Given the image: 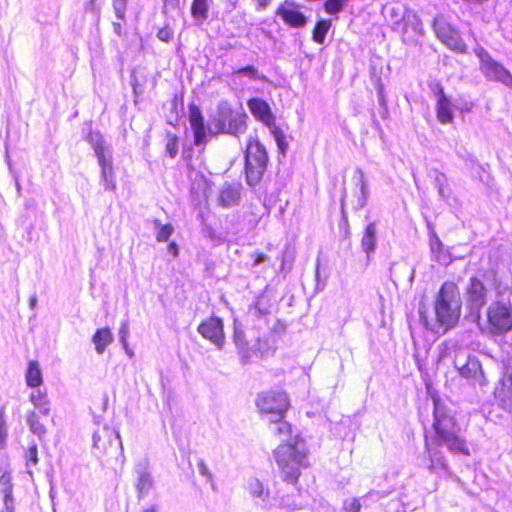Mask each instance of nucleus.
<instances>
[{
    "label": "nucleus",
    "instance_id": "1",
    "mask_svg": "<svg viewBox=\"0 0 512 512\" xmlns=\"http://www.w3.org/2000/svg\"><path fill=\"white\" fill-rule=\"evenodd\" d=\"M256 406L263 419L267 420L274 434L281 437V444L274 450L273 455L281 472L283 481L296 484L301 475V469L309 464L306 442L298 435H292L291 424L283 418L289 407V399L285 392L268 391L259 394Z\"/></svg>",
    "mask_w": 512,
    "mask_h": 512
},
{
    "label": "nucleus",
    "instance_id": "2",
    "mask_svg": "<svg viewBox=\"0 0 512 512\" xmlns=\"http://www.w3.org/2000/svg\"><path fill=\"white\" fill-rule=\"evenodd\" d=\"M433 436L425 435V451L419 457V466L430 474H441L448 470V464L441 447L452 454L470 455V449L455 420V412L445 402L434 399Z\"/></svg>",
    "mask_w": 512,
    "mask_h": 512
},
{
    "label": "nucleus",
    "instance_id": "3",
    "mask_svg": "<svg viewBox=\"0 0 512 512\" xmlns=\"http://www.w3.org/2000/svg\"><path fill=\"white\" fill-rule=\"evenodd\" d=\"M461 309L462 301L458 286L452 281H446L435 297V318L430 319L427 313L419 308V319L427 330L442 335L457 325Z\"/></svg>",
    "mask_w": 512,
    "mask_h": 512
},
{
    "label": "nucleus",
    "instance_id": "4",
    "mask_svg": "<svg viewBox=\"0 0 512 512\" xmlns=\"http://www.w3.org/2000/svg\"><path fill=\"white\" fill-rule=\"evenodd\" d=\"M497 300L487 309L488 329L492 335H503L512 329L511 291L507 286L494 282Z\"/></svg>",
    "mask_w": 512,
    "mask_h": 512
},
{
    "label": "nucleus",
    "instance_id": "5",
    "mask_svg": "<svg viewBox=\"0 0 512 512\" xmlns=\"http://www.w3.org/2000/svg\"><path fill=\"white\" fill-rule=\"evenodd\" d=\"M244 159L246 183L254 187L262 180L269 160L265 147L257 138H249Z\"/></svg>",
    "mask_w": 512,
    "mask_h": 512
},
{
    "label": "nucleus",
    "instance_id": "6",
    "mask_svg": "<svg viewBox=\"0 0 512 512\" xmlns=\"http://www.w3.org/2000/svg\"><path fill=\"white\" fill-rule=\"evenodd\" d=\"M86 140L92 146L101 170V183L105 190L116 189L111 147L99 132H90Z\"/></svg>",
    "mask_w": 512,
    "mask_h": 512
},
{
    "label": "nucleus",
    "instance_id": "7",
    "mask_svg": "<svg viewBox=\"0 0 512 512\" xmlns=\"http://www.w3.org/2000/svg\"><path fill=\"white\" fill-rule=\"evenodd\" d=\"M474 53L479 58L480 70L488 81L500 82L512 89V75L503 65L494 60L482 46L475 47Z\"/></svg>",
    "mask_w": 512,
    "mask_h": 512
},
{
    "label": "nucleus",
    "instance_id": "8",
    "mask_svg": "<svg viewBox=\"0 0 512 512\" xmlns=\"http://www.w3.org/2000/svg\"><path fill=\"white\" fill-rule=\"evenodd\" d=\"M454 367L460 376L469 380L472 385L483 387L487 384L481 363L476 356L458 353L454 358Z\"/></svg>",
    "mask_w": 512,
    "mask_h": 512
},
{
    "label": "nucleus",
    "instance_id": "9",
    "mask_svg": "<svg viewBox=\"0 0 512 512\" xmlns=\"http://www.w3.org/2000/svg\"><path fill=\"white\" fill-rule=\"evenodd\" d=\"M433 30L437 38L449 49L457 53H467V45L463 41L459 31L450 25L443 17H436L434 19Z\"/></svg>",
    "mask_w": 512,
    "mask_h": 512
},
{
    "label": "nucleus",
    "instance_id": "10",
    "mask_svg": "<svg viewBox=\"0 0 512 512\" xmlns=\"http://www.w3.org/2000/svg\"><path fill=\"white\" fill-rule=\"evenodd\" d=\"M488 288L484 280L478 276H472L466 287L465 297L467 306L471 313H475L480 318V311L487 303Z\"/></svg>",
    "mask_w": 512,
    "mask_h": 512
},
{
    "label": "nucleus",
    "instance_id": "11",
    "mask_svg": "<svg viewBox=\"0 0 512 512\" xmlns=\"http://www.w3.org/2000/svg\"><path fill=\"white\" fill-rule=\"evenodd\" d=\"M429 88L436 99V117L441 124L451 123L454 119L453 104L445 94L442 84L438 80L429 82Z\"/></svg>",
    "mask_w": 512,
    "mask_h": 512
},
{
    "label": "nucleus",
    "instance_id": "12",
    "mask_svg": "<svg viewBox=\"0 0 512 512\" xmlns=\"http://www.w3.org/2000/svg\"><path fill=\"white\" fill-rule=\"evenodd\" d=\"M92 449L94 453L104 454L113 444H117V448L123 452V444L118 431L110 428L106 424L97 428L92 435Z\"/></svg>",
    "mask_w": 512,
    "mask_h": 512
},
{
    "label": "nucleus",
    "instance_id": "13",
    "mask_svg": "<svg viewBox=\"0 0 512 512\" xmlns=\"http://www.w3.org/2000/svg\"><path fill=\"white\" fill-rule=\"evenodd\" d=\"M198 333L205 339L211 341L221 350L225 343L223 321L219 317H210L200 323Z\"/></svg>",
    "mask_w": 512,
    "mask_h": 512
},
{
    "label": "nucleus",
    "instance_id": "14",
    "mask_svg": "<svg viewBox=\"0 0 512 512\" xmlns=\"http://www.w3.org/2000/svg\"><path fill=\"white\" fill-rule=\"evenodd\" d=\"M189 122L194 134V144L196 146L205 145L212 132L210 128L206 127L200 108L193 103L189 105Z\"/></svg>",
    "mask_w": 512,
    "mask_h": 512
},
{
    "label": "nucleus",
    "instance_id": "15",
    "mask_svg": "<svg viewBox=\"0 0 512 512\" xmlns=\"http://www.w3.org/2000/svg\"><path fill=\"white\" fill-rule=\"evenodd\" d=\"M276 15L291 28H302L308 22V18L300 11L299 6L288 0L278 7Z\"/></svg>",
    "mask_w": 512,
    "mask_h": 512
},
{
    "label": "nucleus",
    "instance_id": "16",
    "mask_svg": "<svg viewBox=\"0 0 512 512\" xmlns=\"http://www.w3.org/2000/svg\"><path fill=\"white\" fill-rule=\"evenodd\" d=\"M134 473L136 475L135 487L138 493V498H145L154 486V480L149 471L148 464L145 461L139 462L135 465Z\"/></svg>",
    "mask_w": 512,
    "mask_h": 512
},
{
    "label": "nucleus",
    "instance_id": "17",
    "mask_svg": "<svg viewBox=\"0 0 512 512\" xmlns=\"http://www.w3.org/2000/svg\"><path fill=\"white\" fill-rule=\"evenodd\" d=\"M247 106L252 115L266 126L275 120L269 104L260 98H252L247 101Z\"/></svg>",
    "mask_w": 512,
    "mask_h": 512
},
{
    "label": "nucleus",
    "instance_id": "18",
    "mask_svg": "<svg viewBox=\"0 0 512 512\" xmlns=\"http://www.w3.org/2000/svg\"><path fill=\"white\" fill-rule=\"evenodd\" d=\"M495 397L506 410H512V372L504 375L500 385L495 389Z\"/></svg>",
    "mask_w": 512,
    "mask_h": 512
},
{
    "label": "nucleus",
    "instance_id": "19",
    "mask_svg": "<svg viewBox=\"0 0 512 512\" xmlns=\"http://www.w3.org/2000/svg\"><path fill=\"white\" fill-rule=\"evenodd\" d=\"M353 180L357 187H359V194L357 195V203L354 206V209L361 210L363 209L369 198V186L368 181L365 178L364 172L361 168H356L354 171Z\"/></svg>",
    "mask_w": 512,
    "mask_h": 512
},
{
    "label": "nucleus",
    "instance_id": "20",
    "mask_svg": "<svg viewBox=\"0 0 512 512\" xmlns=\"http://www.w3.org/2000/svg\"><path fill=\"white\" fill-rule=\"evenodd\" d=\"M212 0H193L191 4V16L197 25H202L209 17V9Z\"/></svg>",
    "mask_w": 512,
    "mask_h": 512
},
{
    "label": "nucleus",
    "instance_id": "21",
    "mask_svg": "<svg viewBox=\"0 0 512 512\" xmlns=\"http://www.w3.org/2000/svg\"><path fill=\"white\" fill-rule=\"evenodd\" d=\"M240 200L239 188L231 184H225L219 195V202L223 207H230L238 204Z\"/></svg>",
    "mask_w": 512,
    "mask_h": 512
},
{
    "label": "nucleus",
    "instance_id": "22",
    "mask_svg": "<svg viewBox=\"0 0 512 512\" xmlns=\"http://www.w3.org/2000/svg\"><path fill=\"white\" fill-rule=\"evenodd\" d=\"M246 118L247 115L245 113L237 112L231 121L224 126V129L219 130V132L234 136L244 133L246 130Z\"/></svg>",
    "mask_w": 512,
    "mask_h": 512
},
{
    "label": "nucleus",
    "instance_id": "23",
    "mask_svg": "<svg viewBox=\"0 0 512 512\" xmlns=\"http://www.w3.org/2000/svg\"><path fill=\"white\" fill-rule=\"evenodd\" d=\"M376 225L375 223H369L364 231L361 246L363 251L367 254V257H370V254L375 251L377 237H376Z\"/></svg>",
    "mask_w": 512,
    "mask_h": 512
},
{
    "label": "nucleus",
    "instance_id": "24",
    "mask_svg": "<svg viewBox=\"0 0 512 512\" xmlns=\"http://www.w3.org/2000/svg\"><path fill=\"white\" fill-rule=\"evenodd\" d=\"M113 341V335L109 328L98 329L92 337L95 350L98 354H103L106 347Z\"/></svg>",
    "mask_w": 512,
    "mask_h": 512
},
{
    "label": "nucleus",
    "instance_id": "25",
    "mask_svg": "<svg viewBox=\"0 0 512 512\" xmlns=\"http://www.w3.org/2000/svg\"><path fill=\"white\" fill-rule=\"evenodd\" d=\"M403 32L406 33L408 29H411L415 33L422 34L423 25L422 22L417 15V13L413 10H405L403 17Z\"/></svg>",
    "mask_w": 512,
    "mask_h": 512
},
{
    "label": "nucleus",
    "instance_id": "26",
    "mask_svg": "<svg viewBox=\"0 0 512 512\" xmlns=\"http://www.w3.org/2000/svg\"><path fill=\"white\" fill-rule=\"evenodd\" d=\"M233 342L238 349L239 355L247 356V345L250 341L246 339V334L237 321L234 322Z\"/></svg>",
    "mask_w": 512,
    "mask_h": 512
},
{
    "label": "nucleus",
    "instance_id": "27",
    "mask_svg": "<svg viewBox=\"0 0 512 512\" xmlns=\"http://www.w3.org/2000/svg\"><path fill=\"white\" fill-rule=\"evenodd\" d=\"M434 173V187L438 191L439 197L446 201L450 197V188L448 186V180L444 173L439 172L438 170H433Z\"/></svg>",
    "mask_w": 512,
    "mask_h": 512
},
{
    "label": "nucleus",
    "instance_id": "28",
    "mask_svg": "<svg viewBox=\"0 0 512 512\" xmlns=\"http://www.w3.org/2000/svg\"><path fill=\"white\" fill-rule=\"evenodd\" d=\"M237 112L231 108L230 104L226 101L221 102L218 105V118H217V129L223 130L224 126L231 121Z\"/></svg>",
    "mask_w": 512,
    "mask_h": 512
},
{
    "label": "nucleus",
    "instance_id": "29",
    "mask_svg": "<svg viewBox=\"0 0 512 512\" xmlns=\"http://www.w3.org/2000/svg\"><path fill=\"white\" fill-rule=\"evenodd\" d=\"M26 382L30 387H38L42 384V374L37 362H29L26 373Z\"/></svg>",
    "mask_w": 512,
    "mask_h": 512
},
{
    "label": "nucleus",
    "instance_id": "30",
    "mask_svg": "<svg viewBox=\"0 0 512 512\" xmlns=\"http://www.w3.org/2000/svg\"><path fill=\"white\" fill-rule=\"evenodd\" d=\"M249 493L254 498L261 499L264 503L268 502L270 492L269 489H265L262 482L258 479H251L248 485Z\"/></svg>",
    "mask_w": 512,
    "mask_h": 512
},
{
    "label": "nucleus",
    "instance_id": "31",
    "mask_svg": "<svg viewBox=\"0 0 512 512\" xmlns=\"http://www.w3.org/2000/svg\"><path fill=\"white\" fill-rule=\"evenodd\" d=\"M233 77L237 78L239 76L248 77L250 80H259L266 81V77L261 74L258 69L253 65H247L241 68H238L233 71Z\"/></svg>",
    "mask_w": 512,
    "mask_h": 512
},
{
    "label": "nucleus",
    "instance_id": "32",
    "mask_svg": "<svg viewBox=\"0 0 512 512\" xmlns=\"http://www.w3.org/2000/svg\"><path fill=\"white\" fill-rule=\"evenodd\" d=\"M250 312H253L257 317H263L270 313V305L268 299L264 295L256 298L255 302L250 305Z\"/></svg>",
    "mask_w": 512,
    "mask_h": 512
},
{
    "label": "nucleus",
    "instance_id": "33",
    "mask_svg": "<svg viewBox=\"0 0 512 512\" xmlns=\"http://www.w3.org/2000/svg\"><path fill=\"white\" fill-rule=\"evenodd\" d=\"M331 27L330 20H320L316 23L312 38L318 44H323L326 38V35Z\"/></svg>",
    "mask_w": 512,
    "mask_h": 512
},
{
    "label": "nucleus",
    "instance_id": "34",
    "mask_svg": "<svg viewBox=\"0 0 512 512\" xmlns=\"http://www.w3.org/2000/svg\"><path fill=\"white\" fill-rule=\"evenodd\" d=\"M27 423L30 431L42 438L46 434L45 426L39 420V414L35 411L30 412L27 418Z\"/></svg>",
    "mask_w": 512,
    "mask_h": 512
},
{
    "label": "nucleus",
    "instance_id": "35",
    "mask_svg": "<svg viewBox=\"0 0 512 512\" xmlns=\"http://www.w3.org/2000/svg\"><path fill=\"white\" fill-rule=\"evenodd\" d=\"M146 77L140 71L134 70L131 74V86L136 96L144 93Z\"/></svg>",
    "mask_w": 512,
    "mask_h": 512
},
{
    "label": "nucleus",
    "instance_id": "36",
    "mask_svg": "<svg viewBox=\"0 0 512 512\" xmlns=\"http://www.w3.org/2000/svg\"><path fill=\"white\" fill-rule=\"evenodd\" d=\"M154 227H155V229H157V233H156L157 241L158 242L168 241V239L170 238V236L173 232V226L171 224L163 225V224H161L160 220L155 219Z\"/></svg>",
    "mask_w": 512,
    "mask_h": 512
},
{
    "label": "nucleus",
    "instance_id": "37",
    "mask_svg": "<svg viewBox=\"0 0 512 512\" xmlns=\"http://www.w3.org/2000/svg\"><path fill=\"white\" fill-rule=\"evenodd\" d=\"M429 245L431 253L435 256L436 260L441 261L443 255V243L434 231L430 234Z\"/></svg>",
    "mask_w": 512,
    "mask_h": 512
},
{
    "label": "nucleus",
    "instance_id": "38",
    "mask_svg": "<svg viewBox=\"0 0 512 512\" xmlns=\"http://www.w3.org/2000/svg\"><path fill=\"white\" fill-rule=\"evenodd\" d=\"M349 0H326L324 3V9L326 13L330 15L339 14Z\"/></svg>",
    "mask_w": 512,
    "mask_h": 512
},
{
    "label": "nucleus",
    "instance_id": "39",
    "mask_svg": "<svg viewBox=\"0 0 512 512\" xmlns=\"http://www.w3.org/2000/svg\"><path fill=\"white\" fill-rule=\"evenodd\" d=\"M256 345L258 346V353H260L261 358L267 357L273 353L272 345L265 337H257Z\"/></svg>",
    "mask_w": 512,
    "mask_h": 512
},
{
    "label": "nucleus",
    "instance_id": "40",
    "mask_svg": "<svg viewBox=\"0 0 512 512\" xmlns=\"http://www.w3.org/2000/svg\"><path fill=\"white\" fill-rule=\"evenodd\" d=\"M128 0H112L114 13L119 20H125Z\"/></svg>",
    "mask_w": 512,
    "mask_h": 512
},
{
    "label": "nucleus",
    "instance_id": "41",
    "mask_svg": "<svg viewBox=\"0 0 512 512\" xmlns=\"http://www.w3.org/2000/svg\"><path fill=\"white\" fill-rule=\"evenodd\" d=\"M360 499L353 497L344 500L341 512H360L361 510Z\"/></svg>",
    "mask_w": 512,
    "mask_h": 512
},
{
    "label": "nucleus",
    "instance_id": "42",
    "mask_svg": "<svg viewBox=\"0 0 512 512\" xmlns=\"http://www.w3.org/2000/svg\"><path fill=\"white\" fill-rule=\"evenodd\" d=\"M8 436V426L5 418V412L0 409V448H2L6 442Z\"/></svg>",
    "mask_w": 512,
    "mask_h": 512
},
{
    "label": "nucleus",
    "instance_id": "43",
    "mask_svg": "<svg viewBox=\"0 0 512 512\" xmlns=\"http://www.w3.org/2000/svg\"><path fill=\"white\" fill-rule=\"evenodd\" d=\"M38 464V449L36 445H32L26 451V466L29 468Z\"/></svg>",
    "mask_w": 512,
    "mask_h": 512
},
{
    "label": "nucleus",
    "instance_id": "44",
    "mask_svg": "<svg viewBox=\"0 0 512 512\" xmlns=\"http://www.w3.org/2000/svg\"><path fill=\"white\" fill-rule=\"evenodd\" d=\"M197 467H198V471H199L200 475L205 477L206 480L211 483L212 489H215V484H214V481H213V475L210 472V470L208 469L205 461L202 460V459L199 460V462L197 464Z\"/></svg>",
    "mask_w": 512,
    "mask_h": 512
},
{
    "label": "nucleus",
    "instance_id": "45",
    "mask_svg": "<svg viewBox=\"0 0 512 512\" xmlns=\"http://www.w3.org/2000/svg\"><path fill=\"white\" fill-rule=\"evenodd\" d=\"M247 356H240L243 363H248L252 357H260V353H258V346L256 345V339L254 341H250L247 345Z\"/></svg>",
    "mask_w": 512,
    "mask_h": 512
},
{
    "label": "nucleus",
    "instance_id": "46",
    "mask_svg": "<svg viewBox=\"0 0 512 512\" xmlns=\"http://www.w3.org/2000/svg\"><path fill=\"white\" fill-rule=\"evenodd\" d=\"M174 32L169 26H164L157 32V38L162 42H170L173 39Z\"/></svg>",
    "mask_w": 512,
    "mask_h": 512
},
{
    "label": "nucleus",
    "instance_id": "47",
    "mask_svg": "<svg viewBox=\"0 0 512 512\" xmlns=\"http://www.w3.org/2000/svg\"><path fill=\"white\" fill-rule=\"evenodd\" d=\"M166 151L171 158L176 157V155L178 153V139L175 135L171 136L168 139L167 144H166Z\"/></svg>",
    "mask_w": 512,
    "mask_h": 512
},
{
    "label": "nucleus",
    "instance_id": "48",
    "mask_svg": "<svg viewBox=\"0 0 512 512\" xmlns=\"http://www.w3.org/2000/svg\"><path fill=\"white\" fill-rule=\"evenodd\" d=\"M267 127L269 128V131L272 134L275 142H281L283 139H285L284 132L281 130L280 127H278L275 124V120L273 122H271L270 124H268Z\"/></svg>",
    "mask_w": 512,
    "mask_h": 512
},
{
    "label": "nucleus",
    "instance_id": "49",
    "mask_svg": "<svg viewBox=\"0 0 512 512\" xmlns=\"http://www.w3.org/2000/svg\"><path fill=\"white\" fill-rule=\"evenodd\" d=\"M369 73H370L371 82L374 85V87L383 85L380 73L375 65H370Z\"/></svg>",
    "mask_w": 512,
    "mask_h": 512
},
{
    "label": "nucleus",
    "instance_id": "50",
    "mask_svg": "<svg viewBox=\"0 0 512 512\" xmlns=\"http://www.w3.org/2000/svg\"><path fill=\"white\" fill-rule=\"evenodd\" d=\"M378 97V103L380 107L387 112V100L386 95L384 91V85H379L378 87H375Z\"/></svg>",
    "mask_w": 512,
    "mask_h": 512
},
{
    "label": "nucleus",
    "instance_id": "51",
    "mask_svg": "<svg viewBox=\"0 0 512 512\" xmlns=\"http://www.w3.org/2000/svg\"><path fill=\"white\" fill-rule=\"evenodd\" d=\"M128 333H129V330H128V322H124L121 327H120V330H119V337H120V341L121 343L123 344L125 350L128 352V349H127V341H126V338L128 336Z\"/></svg>",
    "mask_w": 512,
    "mask_h": 512
},
{
    "label": "nucleus",
    "instance_id": "52",
    "mask_svg": "<svg viewBox=\"0 0 512 512\" xmlns=\"http://www.w3.org/2000/svg\"><path fill=\"white\" fill-rule=\"evenodd\" d=\"M347 196L346 190H344L342 197L340 199V211H341V221L346 225L348 223V216L346 212V203L345 198Z\"/></svg>",
    "mask_w": 512,
    "mask_h": 512
},
{
    "label": "nucleus",
    "instance_id": "53",
    "mask_svg": "<svg viewBox=\"0 0 512 512\" xmlns=\"http://www.w3.org/2000/svg\"><path fill=\"white\" fill-rule=\"evenodd\" d=\"M35 408L38 410V414H42L44 416H47L50 412V404L48 399L43 402H38L36 405H34Z\"/></svg>",
    "mask_w": 512,
    "mask_h": 512
},
{
    "label": "nucleus",
    "instance_id": "54",
    "mask_svg": "<svg viewBox=\"0 0 512 512\" xmlns=\"http://www.w3.org/2000/svg\"><path fill=\"white\" fill-rule=\"evenodd\" d=\"M31 402L36 405L38 402H43L47 400L45 394H43L40 390L33 391L30 395Z\"/></svg>",
    "mask_w": 512,
    "mask_h": 512
},
{
    "label": "nucleus",
    "instance_id": "55",
    "mask_svg": "<svg viewBox=\"0 0 512 512\" xmlns=\"http://www.w3.org/2000/svg\"><path fill=\"white\" fill-rule=\"evenodd\" d=\"M1 510L15 512V499L14 497L3 499V507Z\"/></svg>",
    "mask_w": 512,
    "mask_h": 512
},
{
    "label": "nucleus",
    "instance_id": "56",
    "mask_svg": "<svg viewBox=\"0 0 512 512\" xmlns=\"http://www.w3.org/2000/svg\"><path fill=\"white\" fill-rule=\"evenodd\" d=\"M13 486L10 472L4 471L0 476V487Z\"/></svg>",
    "mask_w": 512,
    "mask_h": 512
},
{
    "label": "nucleus",
    "instance_id": "57",
    "mask_svg": "<svg viewBox=\"0 0 512 512\" xmlns=\"http://www.w3.org/2000/svg\"><path fill=\"white\" fill-rule=\"evenodd\" d=\"M280 505L282 507H286V508H289L291 510H296V509H301L302 508L301 505H297L294 502H290L289 497H282L281 501H280Z\"/></svg>",
    "mask_w": 512,
    "mask_h": 512
},
{
    "label": "nucleus",
    "instance_id": "58",
    "mask_svg": "<svg viewBox=\"0 0 512 512\" xmlns=\"http://www.w3.org/2000/svg\"><path fill=\"white\" fill-rule=\"evenodd\" d=\"M252 257H254L252 267H257L261 263L265 262L268 258L266 254L260 252L253 254Z\"/></svg>",
    "mask_w": 512,
    "mask_h": 512
},
{
    "label": "nucleus",
    "instance_id": "59",
    "mask_svg": "<svg viewBox=\"0 0 512 512\" xmlns=\"http://www.w3.org/2000/svg\"><path fill=\"white\" fill-rule=\"evenodd\" d=\"M0 493L3 499L11 498L13 496V486L0 487Z\"/></svg>",
    "mask_w": 512,
    "mask_h": 512
},
{
    "label": "nucleus",
    "instance_id": "60",
    "mask_svg": "<svg viewBox=\"0 0 512 512\" xmlns=\"http://www.w3.org/2000/svg\"><path fill=\"white\" fill-rule=\"evenodd\" d=\"M385 496L386 495L384 493H382V492L371 490L365 496H363L362 498L363 499L371 498V499H374V500H378L379 498H383Z\"/></svg>",
    "mask_w": 512,
    "mask_h": 512
},
{
    "label": "nucleus",
    "instance_id": "61",
    "mask_svg": "<svg viewBox=\"0 0 512 512\" xmlns=\"http://www.w3.org/2000/svg\"><path fill=\"white\" fill-rule=\"evenodd\" d=\"M168 252L172 254L174 257L178 256V246L175 242H171L168 245Z\"/></svg>",
    "mask_w": 512,
    "mask_h": 512
},
{
    "label": "nucleus",
    "instance_id": "62",
    "mask_svg": "<svg viewBox=\"0 0 512 512\" xmlns=\"http://www.w3.org/2000/svg\"><path fill=\"white\" fill-rule=\"evenodd\" d=\"M276 144H277V147H278L279 151H280L283 155H285L286 150H287V147H288V144H287L286 140H285V139H283L281 142H276Z\"/></svg>",
    "mask_w": 512,
    "mask_h": 512
},
{
    "label": "nucleus",
    "instance_id": "63",
    "mask_svg": "<svg viewBox=\"0 0 512 512\" xmlns=\"http://www.w3.org/2000/svg\"><path fill=\"white\" fill-rule=\"evenodd\" d=\"M113 31L116 35L122 36V25L119 22H113Z\"/></svg>",
    "mask_w": 512,
    "mask_h": 512
},
{
    "label": "nucleus",
    "instance_id": "64",
    "mask_svg": "<svg viewBox=\"0 0 512 512\" xmlns=\"http://www.w3.org/2000/svg\"><path fill=\"white\" fill-rule=\"evenodd\" d=\"M271 0H256L258 4V10H264L270 3Z\"/></svg>",
    "mask_w": 512,
    "mask_h": 512
}]
</instances>
